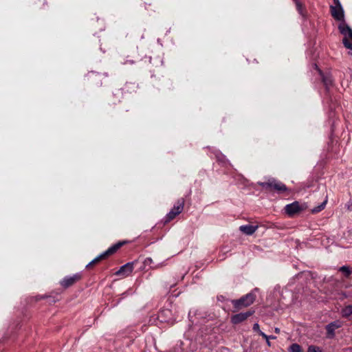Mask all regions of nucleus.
<instances>
[{
  "mask_svg": "<svg viewBox=\"0 0 352 352\" xmlns=\"http://www.w3.org/2000/svg\"><path fill=\"white\" fill-rule=\"evenodd\" d=\"M258 184L267 190L276 191L279 193H283L287 190L283 183L272 177L267 179L266 182H258Z\"/></svg>",
  "mask_w": 352,
  "mask_h": 352,
  "instance_id": "nucleus-1",
  "label": "nucleus"
},
{
  "mask_svg": "<svg viewBox=\"0 0 352 352\" xmlns=\"http://www.w3.org/2000/svg\"><path fill=\"white\" fill-rule=\"evenodd\" d=\"M256 296L252 293H249L239 299L232 300V304L234 309L233 312H237L243 308L248 307L254 303Z\"/></svg>",
  "mask_w": 352,
  "mask_h": 352,
  "instance_id": "nucleus-2",
  "label": "nucleus"
},
{
  "mask_svg": "<svg viewBox=\"0 0 352 352\" xmlns=\"http://www.w3.org/2000/svg\"><path fill=\"white\" fill-rule=\"evenodd\" d=\"M340 33L344 36L342 42L344 45L352 50V29L344 22H341L338 25Z\"/></svg>",
  "mask_w": 352,
  "mask_h": 352,
  "instance_id": "nucleus-3",
  "label": "nucleus"
},
{
  "mask_svg": "<svg viewBox=\"0 0 352 352\" xmlns=\"http://www.w3.org/2000/svg\"><path fill=\"white\" fill-rule=\"evenodd\" d=\"M123 245V243L119 242L111 248H109L107 250H106L102 254L98 256L96 258H95L94 260H92L89 263H88L86 266L87 268L91 267L94 265L98 263L100 261L105 259L110 255H112L114 254L122 245Z\"/></svg>",
  "mask_w": 352,
  "mask_h": 352,
  "instance_id": "nucleus-4",
  "label": "nucleus"
},
{
  "mask_svg": "<svg viewBox=\"0 0 352 352\" xmlns=\"http://www.w3.org/2000/svg\"><path fill=\"white\" fill-rule=\"evenodd\" d=\"M307 208L305 204L300 203L298 201H294L290 204H287L285 207V212L289 217H294L296 214H299L302 211Z\"/></svg>",
  "mask_w": 352,
  "mask_h": 352,
  "instance_id": "nucleus-5",
  "label": "nucleus"
},
{
  "mask_svg": "<svg viewBox=\"0 0 352 352\" xmlns=\"http://www.w3.org/2000/svg\"><path fill=\"white\" fill-rule=\"evenodd\" d=\"M184 202L185 201L184 199H181L177 201L174 207L167 214L166 220V222L173 220L176 217V216H177L182 212L184 206Z\"/></svg>",
  "mask_w": 352,
  "mask_h": 352,
  "instance_id": "nucleus-6",
  "label": "nucleus"
},
{
  "mask_svg": "<svg viewBox=\"0 0 352 352\" xmlns=\"http://www.w3.org/2000/svg\"><path fill=\"white\" fill-rule=\"evenodd\" d=\"M82 278V276L80 274H75L72 276H68L65 277L60 282V285L64 288H68L73 285H74L76 283L79 281Z\"/></svg>",
  "mask_w": 352,
  "mask_h": 352,
  "instance_id": "nucleus-7",
  "label": "nucleus"
},
{
  "mask_svg": "<svg viewBox=\"0 0 352 352\" xmlns=\"http://www.w3.org/2000/svg\"><path fill=\"white\" fill-rule=\"evenodd\" d=\"M254 311H248L245 313L236 314L231 317V322L232 324H236L241 323L248 319L250 316L253 315Z\"/></svg>",
  "mask_w": 352,
  "mask_h": 352,
  "instance_id": "nucleus-8",
  "label": "nucleus"
},
{
  "mask_svg": "<svg viewBox=\"0 0 352 352\" xmlns=\"http://www.w3.org/2000/svg\"><path fill=\"white\" fill-rule=\"evenodd\" d=\"M331 13L332 16L338 21H341V22L344 21V10L341 5H338V6H331Z\"/></svg>",
  "mask_w": 352,
  "mask_h": 352,
  "instance_id": "nucleus-9",
  "label": "nucleus"
},
{
  "mask_svg": "<svg viewBox=\"0 0 352 352\" xmlns=\"http://www.w3.org/2000/svg\"><path fill=\"white\" fill-rule=\"evenodd\" d=\"M133 263H127L120 267L116 272V275L122 276L124 277L129 276L133 270Z\"/></svg>",
  "mask_w": 352,
  "mask_h": 352,
  "instance_id": "nucleus-10",
  "label": "nucleus"
},
{
  "mask_svg": "<svg viewBox=\"0 0 352 352\" xmlns=\"http://www.w3.org/2000/svg\"><path fill=\"white\" fill-rule=\"evenodd\" d=\"M342 327V322L340 321H334L330 324H329L327 327V331L329 337H333L334 331L336 329Z\"/></svg>",
  "mask_w": 352,
  "mask_h": 352,
  "instance_id": "nucleus-11",
  "label": "nucleus"
},
{
  "mask_svg": "<svg viewBox=\"0 0 352 352\" xmlns=\"http://www.w3.org/2000/svg\"><path fill=\"white\" fill-rule=\"evenodd\" d=\"M257 229L258 226L245 225L239 227V230L246 235L253 234Z\"/></svg>",
  "mask_w": 352,
  "mask_h": 352,
  "instance_id": "nucleus-12",
  "label": "nucleus"
},
{
  "mask_svg": "<svg viewBox=\"0 0 352 352\" xmlns=\"http://www.w3.org/2000/svg\"><path fill=\"white\" fill-rule=\"evenodd\" d=\"M342 314L344 317L349 316L352 314V305H348L342 310Z\"/></svg>",
  "mask_w": 352,
  "mask_h": 352,
  "instance_id": "nucleus-13",
  "label": "nucleus"
},
{
  "mask_svg": "<svg viewBox=\"0 0 352 352\" xmlns=\"http://www.w3.org/2000/svg\"><path fill=\"white\" fill-rule=\"evenodd\" d=\"M253 330L257 332L259 335H261L263 338H268V336L264 333L263 331L260 330V327L258 323H255L253 325Z\"/></svg>",
  "mask_w": 352,
  "mask_h": 352,
  "instance_id": "nucleus-14",
  "label": "nucleus"
},
{
  "mask_svg": "<svg viewBox=\"0 0 352 352\" xmlns=\"http://www.w3.org/2000/svg\"><path fill=\"white\" fill-rule=\"evenodd\" d=\"M290 352H302L301 346L298 344H292L289 349Z\"/></svg>",
  "mask_w": 352,
  "mask_h": 352,
  "instance_id": "nucleus-15",
  "label": "nucleus"
},
{
  "mask_svg": "<svg viewBox=\"0 0 352 352\" xmlns=\"http://www.w3.org/2000/svg\"><path fill=\"white\" fill-rule=\"evenodd\" d=\"M327 200H324L320 206H318V207H316L314 208L313 210H312V212H318L320 211H321L322 210H323L324 208V206L327 204Z\"/></svg>",
  "mask_w": 352,
  "mask_h": 352,
  "instance_id": "nucleus-16",
  "label": "nucleus"
},
{
  "mask_svg": "<svg viewBox=\"0 0 352 352\" xmlns=\"http://www.w3.org/2000/svg\"><path fill=\"white\" fill-rule=\"evenodd\" d=\"M340 271L343 272L346 277L349 276L352 272V271L347 266L341 267L340 268Z\"/></svg>",
  "mask_w": 352,
  "mask_h": 352,
  "instance_id": "nucleus-17",
  "label": "nucleus"
},
{
  "mask_svg": "<svg viewBox=\"0 0 352 352\" xmlns=\"http://www.w3.org/2000/svg\"><path fill=\"white\" fill-rule=\"evenodd\" d=\"M307 352H321V350L319 347H316L315 346H310L308 348V350Z\"/></svg>",
  "mask_w": 352,
  "mask_h": 352,
  "instance_id": "nucleus-18",
  "label": "nucleus"
},
{
  "mask_svg": "<svg viewBox=\"0 0 352 352\" xmlns=\"http://www.w3.org/2000/svg\"><path fill=\"white\" fill-rule=\"evenodd\" d=\"M296 1V5L297 7L298 10L301 13L302 12V5L301 3L298 1L297 0H294Z\"/></svg>",
  "mask_w": 352,
  "mask_h": 352,
  "instance_id": "nucleus-19",
  "label": "nucleus"
},
{
  "mask_svg": "<svg viewBox=\"0 0 352 352\" xmlns=\"http://www.w3.org/2000/svg\"><path fill=\"white\" fill-rule=\"evenodd\" d=\"M323 81L326 85H331V82H332L331 80L328 78H324Z\"/></svg>",
  "mask_w": 352,
  "mask_h": 352,
  "instance_id": "nucleus-20",
  "label": "nucleus"
},
{
  "mask_svg": "<svg viewBox=\"0 0 352 352\" xmlns=\"http://www.w3.org/2000/svg\"><path fill=\"white\" fill-rule=\"evenodd\" d=\"M333 2H334V4H335L334 6H338V5H341V3L339 1V0H333Z\"/></svg>",
  "mask_w": 352,
  "mask_h": 352,
  "instance_id": "nucleus-21",
  "label": "nucleus"
},
{
  "mask_svg": "<svg viewBox=\"0 0 352 352\" xmlns=\"http://www.w3.org/2000/svg\"><path fill=\"white\" fill-rule=\"evenodd\" d=\"M266 340V342H267V344L270 346H271V342H270V339L269 338H265Z\"/></svg>",
  "mask_w": 352,
  "mask_h": 352,
  "instance_id": "nucleus-22",
  "label": "nucleus"
},
{
  "mask_svg": "<svg viewBox=\"0 0 352 352\" xmlns=\"http://www.w3.org/2000/svg\"><path fill=\"white\" fill-rule=\"evenodd\" d=\"M274 331H275L276 333H280V329H278V328H277V327H276V328H275Z\"/></svg>",
  "mask_w": 352,
  "mask_h": 352,
  "instance_id": "nucleus-23",
  "label": "nucleus"
},
{
  "mask_svg": "<svg viewBox=\"0 0 352 352\" xmlns=\"http://www.w3.org/2000/svg\"><path fill=\"white\" fill-rule=\"evenodd\" d=\"M268 338H269V339L274 340V339H276V338L275 336H268Z\"/></svg>",
  "mask_w": 352,
  "mask_h": 352,
  "instance_id": "nucleus-24",
  "label": "nucleus"
}]
</instances>
